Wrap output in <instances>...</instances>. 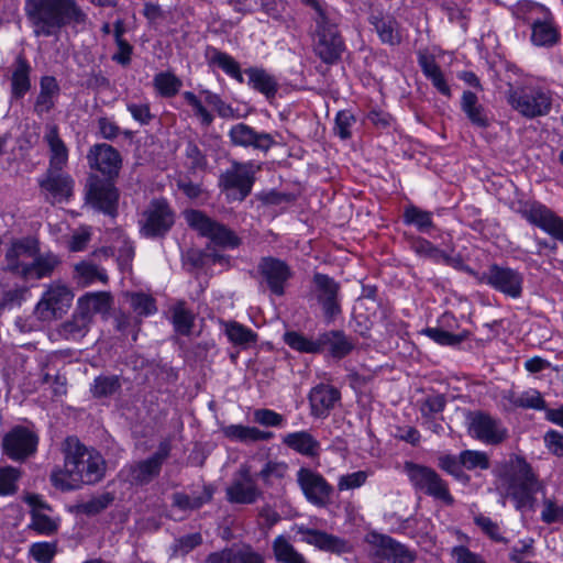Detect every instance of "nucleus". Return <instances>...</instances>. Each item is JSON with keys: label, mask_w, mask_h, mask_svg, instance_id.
<instances>
[{"label": "nucleus", "mask_w": 563, "mask_h": 563, "mask_svg": "<svg viewBox=\"0 0 563 563\" xmlns=\"http://www.w3.org/2000/svg\"><path fill=\"white\" fill-rule=\"evenodd\" d=\"M24 14L34 37H58L70 25L85 29L88 14L76 0H25Z\"/></svg>", "instance_id": "nucleus-1"}, {"label": "nucleus", "mask_w": 563, "mask_h": 563, "mask_svg": "<svg viewBox=\"0 0 563 563\" xmlns=\"http://www.w3.org/2000/svg\"><path fill=\"white\" fill-rule=\"evenodd\" d=\"M62 452L70 467V473L80 485H92L100 482L107 464L103 456L95 449L84 445L76 437H67L62 443Z\"/></svg>", "instance_id": "nucleus-2"}, {"label": "nucleus", "mask_w": 563, "mask_h": 563, "mask_svg": "<svg viewBox=\"0 0 563 563\" xmlns=\"http://www.w3.org/2000/svg\"><path fill=\"white\" fill-rule=\"evenodd\" d=\"M508 494L519 510H533L536 507L534 495L539 492L544 494V485L538 481L531 466L522 459L516 457L507 474Z\"/></svg>", "instance_id": "nucleus-3"}, {"label": "nucleus", "mask_w": 563, "mask_h": 563, "mask_svg": "<svg viewBox=\"0 0 563 563\" xmlns=\"http://www.w3.org/2000/svg\"><path fill=\"white\" fill-rule=\"evenodd\" d=\"M506 99L509 106L527 119L547 115L552 107L551 92L540 86L508 84Z\"/></svg>", "instance_id": "nucleus-4"}, {"label": "nucleus", "mask_w": 563, "mask_h": 563, "mask_svg": "<svg viewBox=\"0 0 563 563\" xmlns=\"http://www.w3.org/2000/svg\"><path fill=\"white\" fill-rule=\"evenodd\" d=\"M170 440L159 442L157 450L147 459L126 464L121 471V478L131 486H145L159 476L163 464L170 455Z\"/></svg>", "instance_id": "nucleus-5"}, {"label": "nucleus", "mask_w": 563, "mask_h": 563, "mask_svg": "<svg viewBox=\"0 0 563 563\" xmlns=\"http://www.w3.org/2000/svg\"><path fill=\"white\" fill-rule=\"evenodd\" d=\"M314 22L313 49L316 55L325 64L336 63L345 49L344 41L338 30L336 13L314 18Z\"/></svg>", "instance_id": "nucleus-6"}, {"label": "nucleus", "mask_w": 563, "mask_h": 563, "mask_svg": "<svg viewBox=\"0 0 563 563\" xmlns=\"http://www.w3.org/2000/svg\"><path fill=\"white\" fill-rule=\"evenodd\" d=\"M404 470L417 492L440 500L446 506H452L455 503L450 493L449 484L433 468L413 462H406Z\"/></svg>", "instance_id": "nucleus-7"}, {"label": "nucleus", "mask_w": 563, "mask_h": 563, "mask_svg": "<svg viewBox=\"0 0 563 563\" xmlns=\"http://www.w3.org/2000/svg\"><path fill=\"white\" fill-rule=\"evenodd\" d=\"M184 216L191 229L197 231L201 236L211 240L216 245L224 249H235L242 243L234 231L211 219L200 210H187Z\"/></svg>", "instance_id": "nucleus-8"}, {"label": "nucleus", "mask_w": 563, "mask_h": 563, "mask_svg": "<svg viewBox=\"0 0 563 563\" xmlns=\"http://www.w3.org/2000/svg\"><path fill=\"white\" fill-rule=\"evenodd\" d=\"M261 168V164L234 161L231 167L220 175L219 187L223 191H234V199L243 201L251 194L255 181V174Z\"/></svg>", "instance_id": "nucleus-9"}, {"label": "nucleus", "mask_w": 563, "mask_h": 563, "mask_svg": "<svg viewBox=\"0 0 563 563\" xmlns=\"http://www.w3.org/2000/svg\"><path fill=\"white\" fill-rule=\"evenodd\" d=\"M175 212L169 203L163 199H153L141 213L139 220L140 232L145 238L165 235L174 225Z\"/></svg>", "instance_id": "nucleus-10"}, {"label": "nucleus", "mask_w": 563, "mask_h": 563, "mask_svg": "<svg viewBox=\"0 0 563 563\" xmlns=\"http://www.w3.org/2000/svg\"><path fill=\"white\" fill-rule=\"evenodd\" d=\"M517 212L530 224L563 243V218L552 209L537 200H531L519 202Z\"/></svg>", "instance_id": "nucleus-11"}, {"label": "nucleus", "mask_w": 563, "mask_h": 563, "mask_svg": "<svg viewBox=\"0 0 563 563\" xmlns=\"http://www.w3.org/2000/svg\"><path fill=\"white\" fill-rule=\"evenodd\" d=\"M74 295L62 284H52L42 295L35 306L34 313L41 321H52L62 318L71 305Z\"/></svg>", "instance_id": "nucleus-12"}, {"label": "nucleus", "mask_w": 563, "mask_h": 563, "mask_svg": "<svg viewBox=\"0 0 563 563\" xmlns=\"http://www.w3.org/2000/svg\"><path fill=\"white\" fill-rule=\"evenodd\" d=\"M262 496L263 492L253 478L250 466L242 464L225 488V499L230 504L252 505Z\"/></svg>", "instance_id": "nucleus-13"}, {"label": "nucleus", "mask_w": 563, "mask_h": 563, "mask_svg": "<svg viewBox=\"0 0 563 563\" xmlns=\"http://www.w3.org/2000/svg\"><path fill=\"white\" fill-rule=\"evenodd\" d=\"M37 435L25 427L16 426L2 439V451L11 460L23 462L36 452Z\"/></svg>", "instance_id": "nucleus-14"}, {"label": "nucleus", "mask_w": 563, "mask_h": 563, "mask_svg": "<svg viewBox=\"0 0 563 563\" xmlns=\"http://www.w3.org/2000/svg\"><path fill=\"white\" fill-rule=\"evenodd\" d=\"M479 282L511 298H519L522 294L523 276L510 267L493 264L482 274Z\"/></svg>", "instance_id": "nucleus-15"}, {"label": "nucleus", "mask_w": 563, "mask_h": 563, "mask_svg": "<svg viewBox=\"0 0 563 563\" xmlns=\"http://www.w3.org/2000/svg\"><path fill=\"white\" fill-rule=\"evenodd\" d=\"M366 542L376 549L377 558L389 563H413L417 559L415 551L387 534L371 532Z\"/></svg>", "instance_id": "nucleus-16"}, {"label": "nucleus", "mask_w": 563, "mask_h": 563, "mask_svg": "<svg viewBox=\"0 0 563 563\" xmlns=\"http://www.w3.org/2000/svg\"><path fill=\"white\" fill-rule=\"evenodd\" d=\"M313 284V295L322 308L324 318L328 322H331L342 311L339 300L340 284L321 273L314 274Z\"/></svg>", "instance_id": "nucleus-17"}, {"label": "nucleus", "mask_w": 563, "mask_h": 563, "mask_svg": "<svg viewBox=\"0 0 563 563\" xmlns=\"http://www.w3.org/2000/svg\"><path fill=\"white\" fill-rule=\"evenodd\" d=\"M297 482L309 503L318 507H325L330 504L333 487L321 474L301 467L297 472Z\"/></svg>", "instance_id": "nucleus-18"}, {"label": "nucleus", "mask_w": 563, "mask_h": 563, "mask_svg": "<svg viewBox=\"0 0 563 563\" xmlns=\"http://www.w3.org/2000/svg\"><path fill=\"white\" fill-rule=\"evenodd\" d=\"M38 252V240L33 236L12 240L4 255L2 271L20 277L23 272H27L29 264L22 257H33Z\"/></svg>", "instance_id": "nucleus-19"}, {"label": "nucleus", "mask_w": 563, "mask_h": 563, "mask_svg": "<svg viewBox=\"0 0 563 563\" xmlns=\"http://www.w3.org/2000/svg\"><path fill=\"white\" fill-rule=\"evenodd\" d=\"M228 136L234 146L252 147L266 154L277 144L275 136L271 133L258 132L246 123H236L231 126Z\"/></svg>", "instance_id": "nucleus-20"}, {"label": "nucleus", "mask_w": 563, "mask_h": 563, "mask_svg": "<svg viewBox=\"0 0 563 563\" xmlns=\"http://www.w3.org/2000/svg\"><path fill=\"white\" fill-rule=\"evenodd\" d=\"M87 161L91 169H96L109 178L118 176L122 166L120 153L106 143L92 145L88 151Z\"/></svg>", "instance_id": "nucleus-21"}, {"label": "nucleus", "mask_w": 563, "mask_h": 563, "mask_svg": "<svg viewBox=\"0 0 563 563\" xmlns=\"http://www.w3.org/2000/svg\"><path fill=\"white\" fill-rule=\"evenodd\" d=\"M257 271L274 295L285 294V284L290 278L291 272L284 261L272 256L263 257L257 265Z\"/></svg>", "instance_id": "nucleus-22"}, {"label": "nucleus", "mask_w": 563, "mask_h": 563, "mask_svg": "<svg viewBox=\"0 0 563 563\" xmlns=\"http://www.w3.org/2000/svg\"><path fill=\"white\" fill-rule=\"evenodd\" d=\"M89 203L106 214L114 217L118 209L119 192L113 184L95 178L87 192Z\"/></svg>", "instance_id": "nucleus-23"}, {"label": "nucleus", "mask_w": 563, "mask_h": 563, "mask_svg": "<svg viewBox=\"0 0 563 563\" xmlns=\"http://www.w3.org/2000/svg\"><path fill=\"white\" fill-rule=\"evenodd\" d=\"M38 185L47 194L46 199L54 203L67 200L71 196L74 180L63 169L48 167L44 176L38 179Z\"/></svg>", "instance_id": "nucleus-24"}, {"label": "nucleus", "mask_w": 563, "mask_h": 563, "mask_svg": "<svg viewBox=\"0 0 563 563\" xmlns=\"http://www.w3.org/2000/svg\"><path fill=\"white\" fill-rule=\"evenodd\" d=\"M467 421L471 435L483 442L496 444L505 438V432L499 429L497 421L487 413L468 412Z\"/></svg>", "instance_id": "nucleus-25"}, {"label": "nucleus", "mask_w": 563, "mask_h": 563, "mask_svg": "<svg viewBox=\"0 0 563 563\" xmlns=\"http://www.w3.org/2000/svg\"><path fill=\"white\" fill-rule=\"evenodd\" d=\"M320 345V353L329 352L334 358H343L349 355L354 346V341L341 330H330L320 333L317 338Z\"/></svg>", "instance_id": "nucleus-26"}, {"label": "nucleus", "mask_w": 563, "mask_h": 563, "mask_svg": "<svg viewBox=\"0 0 563 563\" xmlns=\"http://www.w3.org/2000/svg\"><path fill=\"white\" fill-rule=\"evenodd\" d=\"M298 532L302 536V540L305 542L314 545L322 551L336 554L350 551L349 543L345 540L324 531L300 527Z\"/></svg>", "instance_id": "nucleus-27"}, {"label": "nucleus", "mask_w": 563, "mask_h": 563, "mask_svg": "<svg viewBox=\"0 0 563 563\" xmlns=\"http://www.w3.org/2000/svg\"><path fill=\"white\" fill-rule=\"evenodd\" d=\"M340 398L341 393L338 388L327 384L317 385L309 393L312 415L316 417L328 416Z\"/></svg>", "instance_id": "nucleus-28"}, {"label": "nucleus", "mask_w": 563, "mask_h": 563, "mask_svg": "<svg viewBox=\"0 0 563 563\" xmlns=\"http://www.w3.org/2000/svg\"><path fill=\"white\" fill-rule=\"evenodd\" d=\"M43 140L49 150L48 167L64 169L68 163V148L59 136L58 126L54 123L46 124Z\"/></svg>", "instance_id": "nucleus-29"}, {"label": "nucleus", "mask_w": 563, "mask_h": 563, "mask_svg": "<svg viewBox=\"0 0 563 563\" xmlns=\"http://www.w3.org/2000/svg\"><path fill=\"white\" fill-rule=\"evenodd\" d=\"M206 563H266L262 554L251 547L242 549L224 548L221 551L211 552L206 558Z\"/></svg>", "instance_id": "nucleus-30"}, {"label": "nucleus", "mask_w": 563, "mask_h": 563, "mask_svg": "<svg viewBox=\"0 0 563 563\" xmlns=\"http://www.w3.org/2000/svg\"><path fill=\"white\" fill-rule=\"evenodd\" d=\"M244 73L249 77L247 85L252 89L264 95L268 101L276 97L279 84L274 75L262 67H250Z\"/></svg>", "instance_id": "nucleus-31"}, {"label": "nucleus", "mask_w": 563, "mask_h": 563, "mask_svg": "<svg viewBox=\"0 0 563 563\" xmlns=\"http://www.w3.org/2000/svg\"><path fill=\"white\" fill-rule=\"evenodd\" d=\"M283 443L292 451L307 457H317L321 451L320 442L308 431L287 433L283 438Z\"/></svg>", "instance_id": "nucleus-32"}, {"label": "nucleus", "mask_w": 563, "mask_h": 563, "mask_svg": "<svg viewBox=\"0 0 563 563\" xmlns=\"http://www.w3.org/2000/svg\"><path fill=\"white\" fill-rule=\"evenodd\" d=\"M32 258L33 261L26 266L27 272H23L20 276V278L24 280L49 277L60 263L57 255L52 252L44 254H40L38 252Z\"/></svg>", "instance_id": "nucleus-33"}, {"label": "nucleus", "mask_w": 563, "mask_h": 563, "mask_svg": "<svg viewBox=\"0 0 563 563\" xmlns=\"http://www.w3.org/2000/svg\"><path fill=\"white\" fill-rule=\"evenodd\" d=\"M221 432L227 439L242 443L268 441L274 438V433L271 431L243 424L223 426L221 427Z\"/></svg>", "instance_id": "nucleus-34"}, {"label": "nucleus", "mask_w": 563, "mask_h": 563, "mask_svg": "<svg viewBox=\"0 0 563 563\" xmlns=\"http://www.w3.org/2000/svg\"><path fill=\"white\" fill-rule=\"evenodd\" d=\"M545 19H537L531 23V42L536 46L551 47L560 41V33L550 12L545 11Z\"/></svg>", "instance_id": "nucleus-35"}, {"label": "nucleus", "mask_w": 563, "mask_h": 563, "mask_svg": "<svg viewBox=\"0 0 563 563\" xmlns=\"http://www.w3.org/2000/svg\"><path fill=\"white\" fill-rule=\"evenodd\" d=\"M31 66L29 62L19 55L13 65L11 75V97L12 99H21L31 89Z\"/></svg>", "instance_id": "nucleus-36"}, {"label": "nucleus", "mask_w": 563, "mask_h": 563, "mask_svg": "<svg viewBox=\"0 0 563 563\" xmlns=\"http://www.w3.org/2000/svg\"><path fill=\"white\" fill-rule=\"evenodd\" d=\"M206 58L210 66L221 68L228 76L234 78L238 82L243 84L244 77L240 64L228 53L208 46L206 49Z\"/></svg>", "instance_id": "nucleus-37"}, {"label": "nucleus", "mask_w": 563, "mask_h": 563, "mask_svg": "<svg viewBox=\"0 0 563 563\" xmlns=\"http://www.w3.org/2000/svg\"><path fill=\"white\" fill-rule=\"evenodd\" d=\"M59 92L57 80L53 76H44L40 82V92L34 103V112L38 115L48 113L55 106L54 99Z\"/></svg>", "instance_id": "nucleus-38"}, {"label": "nucleus", "mask_w": 563, "mask_h": 563, "mask_svg": "<svg viewBox=\"0 0 563 563\" xmlns=\"http://www.w3.org/2000/svg\"><path fill=\"white\" fill-rule=\"evenodd\" d=\"M111 307V296L108 292H91L80 297L77 309L92 322L96 313H107Z\"/></svg>", "instance_id": "nucleus-39"}, {"label": "nucleus", "mask_w": 563, "mask_h": 563, "mask_svg": "<svg viewBox=\"0 0 563 563\" xmlns=\"http://www.w3.org/2000/svg\"><path fill=\"white\" fill-rule=\"evenodd\" d=\"M461 109L473 125L478 128H487L489 125L485 108L479 103L478 98L474 92L470 90H465L463 92L461 98Z\"/></svg>", "instance_id": "nucleus-40"}, {"label": "nucleus", "mask_w": 563, "mask_h": 563, "mask_svg": "<svg viewBox=\"0 0 563 563\" xmlns=\"http://www.w3.org/2000/svg\"><path fill=\"white\" fill-rule=\"evenodd\" d=\"M505 399L515 408L547 410V402L538 389L530 388L522 393L509 390Z\"/></svg>", "instance_id": "nucleus-41"}, {"label": "nucleus", "mask_w": 563, "mask_h": 563, "mask_svg": "<svg viewBox=\"0 0 563 563\" xmlns=\"http://www.w3.org/2000/svg\"><path fill=\"white\" fill-rule=\"evenodd\" d=\"M91 321L77 308L71 318L59 325L58 333L66 340L82 339L89 331Z\"/></svg>", "instance_id": "nucleus-42"}, {"label": "nucleus", "mask_w": 563, "mask_h": 563, "mask_svg": "<svg viewBox=\"0 0 563 563\" xmlns=\"http://www.w3.org/2000/svg\"><path fill=\"white\" fill-rule=\"evenodd\" d=\"M369 23L374 26L380 41L385 44L397 45L400 43L401 37L398 31V23L395 19L372 14Z\"/></svg>", "instance_id": "nucleus-43"}, {"label": "nucleus", "mask_w": 563, "mask_h": 563, "mask_svg": "<svg viewBox=\"0 0 563 563\" xmlns=\"http://www.w3.org/2000/svg\"><path fill=\"white\" fill-rule=\"evenodd\" d=\"M213 496V488L205 485L200 494L175 493L173 495V505L180 510H196L209 503Z\"/></svg>", "instance_id": "nucleus-44"}, {"label": "nucleus", "mask_w": 563, "mask_h": 563, "mask_svg": "<svg viewBox=\"0 0 563 563\" xmlns=\"http://www.w3.org/2000/svg\"><path fill=\"white\" fill-rule=\"evenodd\" d=\"M223 327L225 335L234 345L246 347L257 341V334L252 329L236 321H227Z\"/></svg>", "instance_id": "nucleus-45"}, {"label": "nucleus", "mask_w": 563, "mask_h": 563, "mask_svg": "<svg viewBox=\"0 0 563 563\" xmlns=\"http://www.w3.org/2000/svg\"><path fill=\"white\" fill-rule=\"evenodd\" d=\"M402 218L406 224L416 227L419 232L429 233L434 229L432 212L422 210L417 206L406 207Z\"/></svg>", "instance_id": "nucleus-46"}, {"label": "nucleus", "mask_w": 563, "mask_h": 563, "mask_svg": "<svg viewBox=\"0 0 563 563\" xmlns=\"http://www.w3.org/2000/svg\"><path fill=\"white\" fill-rule=\"evenodd\" d=\"M273 552L275 559L280 563H308L284 536H278L273 541Z\"/></svg>", "instance_id": "nucleus-47"}, {"label": "nucleus", "mask_w": 563, "mask_h": 563, "mask_svg": "<svg viewBox=\"0 0 563 563\" xmlns=\"http://www.w3.org/2000/svg\"><path fill=\"white\" fill-rule=\"evenodd\" d=\"M122 387L121 377L118 375L97 376L90 391L95 398H106L114 395Z\"/></svg>", "instance_id": "nucleus-48"}, {"label": "nucleus", "mask_w": 563, "mask_h": 563, "mask_svg": "<svg viewBox=\"0 0 563 563\" xmlns=\"http://www.w3.org/2000/svg\"><path fill=\"white\" fill-rule=\"evenodd\" d=\"M153 85L162 97L170 98L179 92L183 81L170 71H162L155 75Z\"/></svg>", "instance_id": "nucleus-49"}, {"label": "nucleus", "mask_w": 563, "mask_h": 563, "mask_svg": "<svg viewBox=\"0 0 563 563\" xmlns=\"http://www.w3.org/2000/svg\"><path fill=\"white\" fill-rule=\"evenodd\" d=\"M285 343L292 350L300 353L320 354V345L317 339H309L296 331H287L284 334Z\"/></svg>", "instance_id": "nucleus-50"}, {"label": "nucleus", "mask_w": 563, "mask_h": 563, "mask_svg": "<svg viewBox=\"0 0 563 563\" xmlns=\"http://www.w3.org/2000/svg\"><path fill=\"white\" fill-rule=\"evenodd\" d=\"M66 457H64V468H56L51 474V482L53 486L62 492H70L80 488L78 481H75L73 472Z\"/></svg>", "instance_id": "nucleus-51"}, {"label": "nucleus", "mask_w": 563, "mask_h": 563, "mask_svg": "<svg viewBox=\"0 0 563 563\" xmlns=\"http://www.w3.org/2000/svg\"><path fill=\"white\" fill-rule=\"evenodd\" d=\"M185 157L186 165L191 173H196L198 170L205 172L208 167L207 156L192 141H189L186 144Z\"/></svg>", "instance_id": "nucleus-52"}, {"label": "nucleus", "mask_w": 563, "mask_h": 563, "mask_svg": "<svg viewBox=\"0 0 563 563\" xmlns=\"http://www.w3.org/2000/svg\"><path fill=\"white\" fill-rule=\"evenodd\" d=\"M439 467L464 484L470 482V476L463 471L461 454L459 456L451 454L440 456Z\"/></svg>", "instance_id": "nucleus-53"}, {"label": "nucleus", "mask_w": 563, "mask_h": 563, "mask_svg": "<svg viewBox=\"0 0 563 563\" xmlns=\"http://www.w3.org/2000/svg\"><path fill=\"white\" fill-rule=\"evenodd\" d=\"M195 317L183 303L173 309V324L177 333L189 335L194 327Z\"/></svg>", "instance_id": "nucleus-54"}, {"label": "nucleus", "mask_w": 563, "mask_h": 563, "mask_svg": "<svg viewBox=\"0 0 563 563\" xmlns=\"http://www.w3.org/2000/svg\"><path fill=\"white\" fill-rule=\"evenodd\" d=\"M253 422L265 428H282L286 419L283 415L267 408H258L253 411Z\"/></svg>", "instance_id": "nucleus-55"}, {"label": "nucleus", "mask_w": 563, "mask_h": 563, "mask_svg": "<svg viewBox=\"0 0 563 563\" xmlns=\"http://www.w3.org/2000/svg\"><path fill=\"white\" fill-rule=\"evenodd\" d=\"M114 500L111 493H104L78 506V510L87 516H95L107 509Z\"/></svg>", "instance_id": "nucleus-56"}, {"label": "nucleus", "mask_w": 563, "mask_h": 563, "mask_svg": "<svg viewBox=\"0 0 563 563\" xmlns=\"http://www.w3.org/2000/svg\"><path fill=\"white\" fill-rule=\"evenodd\" d=\"M475 525L486 534L489 539L499 543H508V539L501 534L500 527L496 521L484 515H476L474 517Z\"/></svg>", "instance_id": "nucleus-57"}, {"label": "nucleus", "mask_w": 563, "mask_h": 563, "mask_svg": "<svg viewBox=\"0 0 563 563\" xmlns=\"http://www.w3.org/2000/svg\"><path fill=\"white\" fill-rule=\"evenodd\" d=\"M30 528L41 534L51 536L57 531L58 523L47 515L33 510L31 514Z\"/></svg>", "instance_id": "nucleus-58"}, {"label": "nucleus", "mask_w": 563, "mask_h": 563, "mask_svg": "<svg viewBox=\"0 0 563 563\" xmlns=\"http://www.w3.org/2000/svg\"><path fill=\"white\" fill-rule=\"evenodd\" d=\"M356 119L350 110H341L335 115L334 132L342 139L347 140L352 136V128Z\"/></svg>", "instance_id": "nucleus-59"}, {"label": "nucleus", "mask_w": 563, "mask_h": 563, "mask_svg": "<svg viewBox=\"0 0 563 563\" xmlns=\"http://www.w3.org/2000/svg\"><path fill=\"white\" fill-rule=\"evenodd\" d=\"M541 520L547 525L563 522V506L559 505L555 499L543 495Z\"/></svg>", "instance_id": "nucleus-60"}, {"label": "nucleus", "mask_w": 563, "mask_h": 563, "mask_svg": "<svg viewBox=\"0 0 563 563\" xmlns=\"http://www.w3.org/2000/svg\"><path fill=\"white\" fill-rule=\"evenodd\" d=\"M21 473L18 468L5 466L0 468V495H11L18 489L16 481Z\"/></svg>", "instance_id": "nucleus-61"}, {"label": "nucleus", "mask_w": 563, "mask_h": 563, "mask_svg": "<svg viewBox=\"0 0 563 563\" xmlns=\"http://www.w3.org/2000/svg\"><path fill=\"white\" fill-rule=\"evenodd\" d=\"M422 333L441 345H457L466 338L465 334H453L440 328H427Z\"/></svg>", "instance_id": "nucleus-62"}, {"label": "nucleus", "mask_w": 563, "mask_h": 563, "mask_svg": "<svg viewBox=\"0 0 563 563\" xmlns=\"http://www.w3.org/2000/svg\"><path fill=\"white\" fill-rule=\"evenodd\" d=\"M56 554V545L48 542H36L30 547V555L38 563H52Z\"/></svg>", "instance_id": "nucleus-63"}, {"label": "nucleus", "mask_w": 563, "mask_h": 563, "mask_svg": "<svg viewBox=\"0 0 563 563\" xmlns=\"http://www.w3.org/2000/svg\"><path fill=\"white\" fill-rule=\"evenodd\" d=\"M450 554L455 563H487L479 553L471 551L465 545L453 547Z\"/></svg>", "instance_id": "nucleus-64"}]
</instances>
